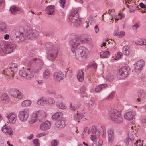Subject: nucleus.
<instances>
[{"label": "nucleus", "mask_w": 146, "mask_h": 146, "mask_svg": "<svg viewBox=\"0 0 146 146\" xmlns=\"http://www.w3.org/2000/svg\"><path fill=\"white\" fill-rule=\"evenodd\" d=\"M114 135H108V142L110 144H112L114 141Z\"/></svg>", "instance_id": "nucleus-39"}, {"label": "nucleus", "mask_w": 146, "mask_h": 146, "mask_svg": "<svg viewBox=\"0 0 146 146\" xmlns=\"http://www.w3.org/2000/svg\"><path fill=\"white\" fill-rule=\"evenodd\" d=\"M10 11L12 14L14 15L20 13L21 12V11L20 8L14 6L11 7Z\"/></svg>", "instance_id": "nucleus-23"}, {"label": "nucleus", "mask_w": 146, "mask_h": 146, "mask_svg": "<svg viewBox=\"0 0 146 146\" xmlns=\"http://www.w3.org/2000/svg\"><path fill=\"white\" fill-rule=\"evenodd\" d=\"M80 9H78L73 11L70 14L69 18L75 27H78L82 23L80 19L79 18L78 12Z\"/></svg>", "instance_id": "nucleus-4"}, {"label": "nucleus", "mask_w": 146, "mask_h": 146, "mask_svg": "<svg viewBox=\"0 0 146 146\" xmlns=\"http://www.w3.org/2000/svg\"><path fill=\"white\" fill-rule=\"evenodd\" d=\"M39 34V32L34 29H29L25 33L17 31L12 33L10 35L11 40L16 42H19L24 40L25 38L32 39L37 37Z\"/></svg>", "instance_id": "nucleus-2"}, {"label": "nucleus", "mask_w": 146, "mask_h": 146, "mask_svg": "<svg viewBox=\"0 0 146 146\" xmlns=\"http://www.w3.org/2000/svg\"><path fill=\"white\" fill-rule=\"evenodd\" d=\"M136 43V44L139 45H146V39L142 40L139 39Z\"/></svg>", "instance_id": "nucleus-37"}, {"label": "nucleus", "mask_w": 146, "mask_h": 146, "mask_svg": "<svg viewBox=\"0 0 146 146\" xmlns=\"http://www.w3.org/2000/svg\"><path fill=\"white\" fill-rule=\"evenodd\" d=\"M2 131L7 135H11L13 134L11 128L9 126H4L2 128Z\"/></svg>", "instance_id": "nucleus-20"}, {"label": "nucleus", "mask_w": 146, "mask_h": 146, "mask_svg": "<svg viewBox=\"0 0 146 146\" xmlns=\"http://www.w3.org/2000/svg\"><path fill=\"white\" fill-rule=\"evenodd\" d=\"M37 104L38 105H43L46 103V99L42 97L40 98L37 100Z\"/></svg>", "instance_id": "nucleus-36"}, {"label": "nucleus", "mask_w": 146, "mask_h": 146, "mask_svg": "<svg viewBox=\"0 0 146 146\" xmlns=\"http://www.w3.org/2000/svg\"><path fill=\"white\" fill-rule=\"evenodd\" d=\"M143 141H141L140 139L137 140L135 143V146H143Z\"/></svg>", "instance_id": "nucleus-47"}, {"label": "nucleus", "mask_w": 146, "mask_h": 146, "mask_svg": "<svg viewBox=\"0 0 146 146\" xmlns=\"http://www.w3.org/2000/svg\"><path fill=\"white\" fill-rule=\"evenodd\" d=\"M108 135H114V129L113 127L109 128L107 130Z\"/></svg>", "instance_id": "nucleus-45"}, {"label": "nucleus", "mask_w": 146, "mask_h": 146, "mask_svg": "<svg viewBox=\"0 0 146 146\" xmlns=\"http://www.w3.org/2000/svg\"><path fill=\"white\" fill-rule=\"evenodd\" d=\"M92 132L95 133L97 135H99L100 134V131L96 129V127L95 125L92 127Z\"/></svg>", "instance_id": "nucleus-38"}, {"label": "nucleus", "mask_w": 146, "mask_h": 146, "mask_svg": "<svg viewBox=\"0 0 146 146\" xmlns=\"http://www.w3.org/2000/svg\"><path fill=\"white\" fill-rule=\"evenodd\" d=\"M64 75L61 72H56L54 73L53 79L55 81L59 82L63 79Z\"/></svg>", "instance_id": "nucleus-15"}, {"label": "nucleus", "mask_w": 146, "mask_h": 146, "mask_svg": "<svg viewBox=\"0 0 146 146\" xmlns=\"http://www.w3.org/2000/svg\"><path fill=\"white\" fill-rule=\"evenodd\" d=\"M54 97L58 100V101H59V100H60L61 101L63 100V97L60 94H54Z\"/></svg>", "instance_id": "nucleus-46"}, {"label": "nucleus", "mask_w": 146, "mask_h": 146, "mask_svg": "<svg viewBox=\"0 0 146 146\" xmlns=\"http://www.w3.org/2000/svg\"><path fill=\"white\" fill-rule=\"evenodd\" d=\"M50 76V72L47 70H46L43 73V77L44 79H47L49 78Z\"/></svg>", "instance_id": "nucleus-31"}, {"label": "nucleus", "mask_w": 146, "mask_h": 146, "mask_svg": "<svg viewBox=\"0 0 146 146\" xmlns=\"http://www.w3.org/2000/svg\"><path fill=\"white\" fill-rule=\"evenodd\" d=\"M0 28L1 31L4 32H6L8 31L7 27H6L5 25L3 24L2 25Z\"/></svg>", "instance_id": "nucleus-50"}, {"label": "nucleus", "mask_w": 146, "mask_h": 146, "mask_svg": "<svg viewBox=\"0 0 146 146\" xmlns=\"http://www.w3.org/2000/svg\"><path fill=\"white\" fill-rule=\"evenodd\" d=\"M134 138L133 134L130 132L128 133V137L124 140V142L127 145L131 144L133 142Z\"/></svg>", "instance_id": "nucleus-16"}, {"label": "nucleus", "mask_w": 146, "mask_h": 146, "mask_svg": "<svg viewBox=\"0 0 146 146\" xmlns=\"http://www.w3.org/2000/svg\"><path fill=\"white\" fill-rule=\"evenodd\" d=\"M31 102L29 100H25L22 102L21 105L23 106H27L30 105Z\"/></svg>", "instance_id": "nucleus-42"}, {"label": "nucleus", "mask_w": 146, "mask_h": 146, "mask_svg": "<svg viewBox=\"0 0 146 146\" xmlns=\"http://www.w3.org/2000/svg\"><path fill=\"white\" fill-rule=\"evenodd\" d=\"M19 73L20 76L28 80L31 79L33 77V74L28 69L21 70Z\"/></svg>", "instance_id": "nucleus-10"}, {"label": "nucleus", "mask_w": 146, "mask_h": 146, "mask_svg": "<svg viewBox=\"0 0 146 146\" xmlns=\"http://www.w3.org/2000/svg\"><path fill=\"white\" fill-rule=\"evenodd\" d=\"M33 134H31L29 136H28L27 137V139L29 140H31L33 137Z\"/></svg>", "instance_id": "nucleus-63"}, {"label": "nucleus", "mask_w": 146, "mask_h": 146, "mask_svg": "<svg viewBox=\"0 0 146 146\" xmlns=\"http://www.w3.org/2000/svg\"><path fill=\"white\" fill-rule=\"evenodd\" d=\"M83 40H84L83 43H88V42L91 40L90 38H85L84 39L83 38Z\"/></svg>", "instance_id": "nucleus-61"}, {"label": "nucleus", "mask_w": 146, "mask_h": 146, "mask_svg": "<svg viewBox=\"0 0 146 146\" xmlns=\"http://www.w3.org/2000/svg\"><path fill=\"white\" fill-rule=\"evenodd\" d=\"M65 0H60V6L64 8V5L65 4Z\"/></svg>", "instance_id": "nucleus-56"}, {"label": "nucleus", "mask_w": 146, "mask_h": 146, "mask_svg": "<svg viewBox=\"0 0 146 146\" xmlns=\"http://www.w3.org/2000/svg\"><path fill=\"white\" fill-rule=\"evenodd\" d=\"M77 78L78 81L80 82H82L84 79V74L83 71L81 69L78 70L77 72Z\"/></svg>", "instance_id": "nucleus-21"}, {"label": "nucleus", "mask_w": 146, "mask_h": 146, "mask_svg": "<svg viewBox=\"0 0 146 146\" xmlns=\"http://www.w3.org/2000/svg\"><path fill=\"white\" fill-rule=\"evenodd\" d=\"M98 140V138L96 136L92 134V141L94 142H96Z\"/></svg>", "instance_id": "nucleus-53"}, {"label": "nucleus", "mask_w": 146, "mask_h": 146, "mask_svg": "<svg viewBox=\"0 0 146 146\" xmlns=\"http://www.w3.org/2000/svg\"><path fill=\"white\" fill-rule=\"evenodd\" d=\"M33 143L36 146H39L38 139H36L33 140Z\"/></svg>", "instance_id": "nucleus-54"}, {"label": "nucleus", "mask_w": 146, "mask_h": 146, "mask_svg": "<svg viewBox=\"0 0 146 146\" xmlns=\"http://www.w3.org/2000/svg\"><path fill=\"white\" fill-rule=\"evenodd\" d=\"M36 117V114L35 113H33L29 120V123L31 124L35 123L37 119Z\"/></svg>", "instance_id": "nucleus-26"}, {"label": "nucleus", "mask_w": 146, "mask_h": 146, "mask_svg": "<svg viewBox=\"0 0 146 146\" xmlns=\"http://www.w3.org/2000/svg\"><path fill=\"white\" fill-rule=\"evenodd\" d=\"M111 117L113 121L117 123H119L123 121V119L120 111L113 109L110 112Z\"/></svg>", "instance_id": "nucleus-5"}, {"label": "nucleus", "mask_w": 146, "mask_h": 146, "mask_svg": "<svg viewBox=\"0 0 146 146\" xmlns=\"http://www.w3.org/2000/svg\"><path fill=\"white\" fill-rule=\"evenodd\" d=\"M140 24L139 23H135L132 26V28L133 30H136L137 28L140 27Z\"/></svg>", "instance_id": "nucleus-48"}, {"label": "nucleus", "mask_w": 146, "mask_h": 146, "mask_svg": "<svg viewBox=\"0 0 146 146\" xmlns=\"http://www.w3.org/2000/svg\"><path fill=\"white\" fill-rule=\"evenodd\" d=\"M62 115L60 112H56L52 116V118L54 120H58L61 119L60 118L62 117Z\"/></svg>", "instance_id": "nucleus-27"}, {"label": "nucleus", "mask_w": 146, "mask_h": 146, "mask_svg": "<svg viewBox=\"0 0 146 146\" xmlns=\"http://www.w3.org/2000/svg\"><path fill=\"white\" fill-rule=\"evenodd\" d=\"M70 109L72 110H75L80 107L79 105H75L74 104H72V103H70Z\"/></svg>", "instance_id": "nucleus-40"}, {"label": "nucleus", "mask_w": 146, "mask_h": 146, "mask_svg": "<svg viewBox=\"0 0 146 146\" xmlns=\"http://www.w3.org/2000/svg\"><path fill=\"white\" fill-rule=\"evenodd\" d=\"M5 117L8 119L9 121L11 124H14L17 119L16 115L14 113H7Z\"/></svg>", "instance_id": "nucleus-14"}, {"label": "nucleus", "mask_w": 146, "mask_h": 146, "mask_svg": "<svg viewBox=\"0 0 146 146\" xmlns=\"http://www.w3.org/2000/svg\"><path fill=\"white\" fill-rule=\"evenodd\" d=\"M4 45L5 54H8L12 52L16 47V45L13 43L2 42Z\"/></svg>", "instance_id": "nucleus-8"}, {"label": "nucleus", "mask_w": 146, "mask_h": 146, "mask_svg": "<svg viewBox=\"0 0 146 146\" xmlns=\"http://www.w3.org/2000/svg\"><path fill=\"white\" fill-rule=\"evenodd\" d=\"M45 46L46 50L49 51L51 49H52L55 46H54L51 42H46L45 44Z\"/></svg>", "instance_id": "nucleus-34"}, {"label": "nucleus", "mask_w": 146, "mask_h": 146, "mask_svg": "<svg viewBox=\"0 0 146 146\" xmlns=\"http://www.w3.org/2000/svg\"><path fill=\"white\" fill-rule=\"evenodd\" d=\"M65 121L64 118H62L58 119L56 123L55 124L54 127L56 129H62L66 126Z\"/></svg>", "instance_id": "nucleus-12"}, {"label": "nucleus", "mask_w": 146, "mask_h": 146, "mask_svg": "<svg viewBox=\"0 0 146 146\" xmlns=\"http://www.w3.org/2000/svg\"><path fill=\"white\" fill-rule=\"evenodd\" d=\"M9 68L7 69L8 72L11 75V76L13 78L14 74L17 71V65L15 63L10 64L9 66Z\"/></svg>", "instance_id": "nucleus-13"}, {"label": "nucleus", "mask_w": 146, "mask_h": 146, "mask_svg": "<svg viewBox=\"0 0 146 146\" xmlns=\"http://www.w3.org/2000/svg\"><path fill=\"white\" fill-rule=\"evenodd\" d=\"M130 48L128 46H125L123 48V52L124 54L129 55L130 54Z\"/></svg>", "instance_id": "nucleus-29"}, {"label": "nucleus", "mask_w": 146, "mask_h": 146, "mask_svg": "<svg viewBox=\"0 0 146 146\" xmlns=\"http://www.w3.org/2000/svg\"><path fill=\"white\" fill-rule=\"evenodd\" d=\"M28 64L29 66L33 68V72L36 73L39 72L41 70L44 64L42 60L38 58H31Z\"/></svg>", "instance_id": "nucleus-3"}, {"label": "nucleus", "mask_w": 146, "mask_h": 146, "mask_svg": "<svg viewBox=\"0 0 146 146\" xmlns=\"http://www.w3.org/2000/svg\"><path fill=\"white\" fill-rule=\"evenodd\" d=\"M51 125V123L48 121H46L42 123L40 125V127L42 131L47 130L49 129Z\"/></svg>", "instance_id": "nucleus-17"}, {"label": "nucleus", "mask_w": 146, "mask_h": 146, "mask_svg": "<svg viewBox=\"0 0 146 146\" xmlns=\"http://www.w3.org/2000/svg\"><path fill=\"white\" fill-rule=\"evenodd\" d=\"M107 85L105 84H101L96 86L95 88V91L96 92H99L104 88L107 86Z\"/></svg>", "instance_id": "nucleus-32"}, {"label": "nucleus", "mask_w": 146, "mask_h": 146, "mask_svg": "<svg viewBox=\"0 0 146 146\" xmlns=\"http://www.w3.org/2000/svg\"><path fill=\"white\" fill-rule=\"evenodd\" d=\"M58 142L56 139L52 140L51 142V146H57L58 145Z\"/></svg>", "instance_id": "nucleus-49"}, {"label": "nucleus", "mask_w": 146, "mask_h": 146, "mask_svg": "<svg viewBox=\"0 0 146 146\" xmlns=\"http://www.w3.org/2000/svg\"><path fill=\"white\" fill-rule=\"evenodd\" d=\"M56 104L57 107L60 109H65L66 108V106L62 102V101H57Z\"/></svg>", "instance_id": "nucleus-33"}, {"label": "nucleus", "mask_w": 146, "mask_h": 146, "mask_svg": "<svg viewBox=\"0 0 146 146\" xmlns=\"http://www.w3.org/2000/svg\"><path fill=\"white\" fill-rule=\"evenodd\" d=\"M83 117V116L81 114L77 113L74 115V119L75 120L78 121L80 119Z\"/></svg>", "instance_id": "nucleus-41"}, {"label": "nucleus", "mask_w": 146, "mask_h": 146, "mask_svg": "<svg viewBox=\"0 0 146 146\" xmlns=\"http://www.w3.org/2000/svg\"><path fill=\"white\" fill-rule=\"evenodd\" d=\"M4 140L2 138L0 137V146H3L4 145Z\"/></svg>", "instance_id": "nucleus-60"}, {"label": "nucleus", "mask_w": 146, "mask_h": 146, "mask_svg": "<svg viewBox=\"0 0 146 146\" xmlns=\"http://www.w3.org/2000/svg\"><path fill=\"white\" fill-rule=\"evenodd\" d=\"M54 6L50 5L47 7L46 8V13L48 15H53L54 13Z\"/></svg>", "instance_id": "nucleus-25"}, {"label": "nucleus", "mask_w": 146, "mask_h": 146, "mask_svg": "<svg viewBox=\"0 0 146 146\" xmlns=\"http://www.w3.org/2000/svg\"><path fill=\"white\" fill-rule=\"evenodd\" d=\"M114 93L113 92H112L110 94L109 96L108 97V99L109 100L113 98L114 96Z\"/></svg>", "instance_id": "nucleus-59"}, {"label": "nucleus", "mask_w": 146, "mask_h": 146, "mask_svg": "<svg viewBox=\"0 0 146 146\" xmlns=\"http://www.w3.org/2000/svg\"><path fill=\"white\" fill-rule=\"evenodd\" d=\"M4 45L2 42H0V54L5 53Z\"/></svg>", "instance_id": "nucleus-44"}, {"label": "nucleus", "mask_w": 146, "mask_h": 146, "mask_svg": "<svg viewBox=\"0 0 146 146\" xmlns=\"http://www.w3.org/2000/svg\"><path fill=\"white\" fill-rule=\"evenodd\" d=\"M108 78L109 80L110 81H111L113 80L114 79V76L113 75H112L111 74H109L108 75Z\"/></svg>", "instance_id": "nucleus-51"}, {"label": "nucleus", "mask_w": 146, "mask_h": 146, "mask_svg": "<svg viewBox=\"0 0 146 146\" xmlns=\"http://www.w3.org/2000/svg\"><path fill=\"white\" fill-rule=\"evenodd\" d=\"M110 52L108 51H102L100 52V55L101 58H108L110 56Z\"/></svg>", "instance_id": "nucleus-28"}, {"label": "nucleus", "mask_w": 146, "mask_h": 146, "mask_svg": "<svg viewBox=\"0 0 146 146\" xmlns=\"http://www.w3.org/2000/svg\"><path fill=\"white\" fill-rule=\"evenodd\" d=\"M145 65V62L142 59L137 61L135 66V71L139 73L141 71L143 67Z\"/></svg>", "instance_id": "nucleus-11"}, {"label": "nucleus", "mask_w": 146, "mask_h": 146, "mask_svg": "<svg viewBox=\"0 0 146 146\" xmlns=\"http://www.w3.org/2000/svg\"><path fill=\"white\" fill-rule=\"evenodd\" d=\"M59 48L56 46L51 49L48 56V59L52 61L55 60L59 52Z\"/></svg>", "instance_id": "nucleus-7"}, {"label": "nucleus", "mask_w": 146, "mask_h": 146, "mask_svg": "<svg viewBox=\"0 0 146 146\" xmlns=\"http://www.w3.org/2000/svg\"><path fill=\"white\" fill-rule=\"evenodd\" d=\"M119 28L117 27L115 29V31L114 33V36H117L119 37H122L125 35V33L123 31H120L118 32V31Z\"/></svg>", "instance_id": "nucleus-30"}, {"label": "nucleus", "mask_w": 146, "mask_h": 146, "mask_svg": "<svg viewBox=\"0 0 146 146\" xmlns=\"http://www.w3.org/2000/svg\"><path fill=\"white\" fill-rule=\"evenodd\" d=\"M55 101L53 98H50L48 99H46V103L51 104L55 103Z\"/></svg>", "instance_id": "nucleus-43"}, {"label": "nucleus", "mask_w": 146, "mask_h": 146, "mask_svg": "<svg viewBox=\"0 0 146 146\" xmlns=\"http://www.w3.org/2000/svg\"><path fill=\"white\" fill-rule=\"evenodd\" d=\"M135 114V112L134 111L128 112L125 114L124 117L128 120H131L134 118Z\"/></svg>", "instance_id": "nucleus-19"}, {"label": "nucleus", "mask_w": 146, "mask_h": 146, "mask_svg": "<svg viewBox=\"0 0 146 146\" xmlns=\"http://www.w3.org/2000/svg\"><path fill=\"white\" fill-rule=\"evenodd\" d=\"M29 111L28 109H25L23 111H20L18 117L20 120L22 122L26 121L29 117Z\"/></svg>", "instance_id": "nucleus-9"}, {"label": "nucleus", "mask_w": 146, "mask_h": 146, "mask_svg": "<svg viewBox=\"0 0 146 146\" xmlns=\"http://www.w3.org/2000/svg\"><path fill=\"white\" fill-rule=\"evenodd\" d=\"M124 18V16L123 15L119 14V15L117 17L116 19L117 20H119V19L121 20L123 19Z\"/></svg>", "instance_id": "nucleus-55"}, {"label": "nucleus", "mask_w": 146, "mask_h": 146, "mask_svg": "<svg viewBox=\"0 0 146 146\" xmlns=\"http://www.w3.org/2000/svg\"><path fill=\"white\" fill-rule=\"evenodd\" d=\"M139 6L141 7L143 9L145 8L146 7V5L142 3H139Z\"/></svg>", "instance_id": "nucleus-62"}, {"label": "nucleus", "mask_w": 146, "mask_h": 146, "mask_svg": "<svg viewBox=\"0 0 146 146\" xmlns=\"http://www.w3.org/2000/svg\"><path fill=\"white\" fill-rule=\"evenodd\" d=\"M138 96L139 99H142L144 98L146 96V94L145 91L142 90L138 91Z\"/></svg>", "instance_id": "nucleus-35"}, {"label": "nucleus", "mask_w": 146, "mask_h": 146, "mask_svg": "<svg viewBox=\"0 0 146 146\" xmlns=\"http://www.w3.org/2000/svg\"><path fill=\"white\" fill-rule=\"evenodd\" d=\"M97 67V64L96 63H92V69L96 70Z\"/></svg>", "instance_id": "nucleus-57"}, {"label": "nucleus", "mask_w": 146, "mask_h": 146, "mask_svg": "<svg viewBox=\"0 0 146 146\" xmlns=\"http://www.w3.org/2000/svg\"><path fill=\"white\" fill-rule=\"evenodd\" d=\"M94 30L95 32L96 33L99 31V28L97 25L95 26L94 27Z\"/></svg>", "instance_id": "nucleus-64"}, {"label": "nucleus", "mask_w": 146, "mask_h": 146, "mask_svg": "<svg viewBox=\"0 0 146 146\" xmlns=\"http://www.w3.org/2000/svg\"><path fill=\"white\" fill-rule=\"evenodd\" d=\"M36 114L37 118L39 121H41L46 117V114L43 110H39L35 113Z\"/></svg>", "instance_id": "nucleus-18"}, {"label": "nucleus", "mask_w": 146, "mask_h": 146, "mask_svg": "<svg viewBox=\"0 0 146 146\" xmlns=\"http://www.w3.org/2000/svg\"><path fill=\"white\" fill-rule=\"evenodd\" d=\"M11 96L19 99H22L23 97V94L17 90H15L11 94Z\"/></svg>", "instance_id": "nucleus-22"}, {"label": "nucleus", "mask_w": 146, "mask_h": 146, "mask_svg": "<svg viewBox=\"0 0 146 146\" xmlns=\"http://www.w3.org/2000/svg\"><path fill=\"white\" fill-rule=\"evenodd\" d=\"M86 88L84 86L81 87L80 88L81 93L82 94H84L86 91Z\"/></svg>", "instance_id": "nucleus-52"}, {"label": "nucleus", "mask_w": 146, "mask_h": 146, "mask_svg": "<svg viewBox=\"0 0 146 146\" xmlns=\"http://www.w3.org/2000/svg\"><path fill=\"white\" fill-rule=\"evenodd\" d=\"M130 68L128 66H124L120 68L117 72L119 78L123 79L127 77L130 72Z\"/></svg>", "instance_id": "nucleus-6"}, {"label": "nucleus", "mask_w": 146, "mask_h": 146, "mask_svg": "<svg viewBox=\"0 0 146 146\" xmlns=\"http://www.w3.org/2000/svg\"><path fill=\"white\" fill-rule=\"evenodd\" d=\"M33 51L32 50L29 51L27 55V56L29 57H32L34 55Z\"/></svg>", "instance_id": "nucleus-58"}, {"label": "nucleus", "mask_w": 146, "mask_h": 146, "mask_svg": "<svg viewBox=\"0 0 146 146\" xmlns=\"http://www.w3.org/2000/svg\"><path fill=\"white\" fill-rule=\"evenodd\" d=\"M1 99L2 102L3 103H7L9 101V98L6 93L3 94L1 96Z\"/></svg>", "instance_id": "nucleus-24"}, {"label": "nucleus", "mask_w": 146, "mask_h": 146, "mask_svg": "<svg viewBox=\"0 0 146 146\" xmlns=\"http://www.w3.org/2000/svg\"><path fill=\"white\" fill-rule=\"evenodd\" d=\"M84 41L83 38L76 37L71 43V50L73 52H75L76 59L80 61L85 60L90 54L89 50L83 46L77 48L80 44L83 43Z\"/></svg>", "instance_id": "nucleus-1"}]
</instances>
